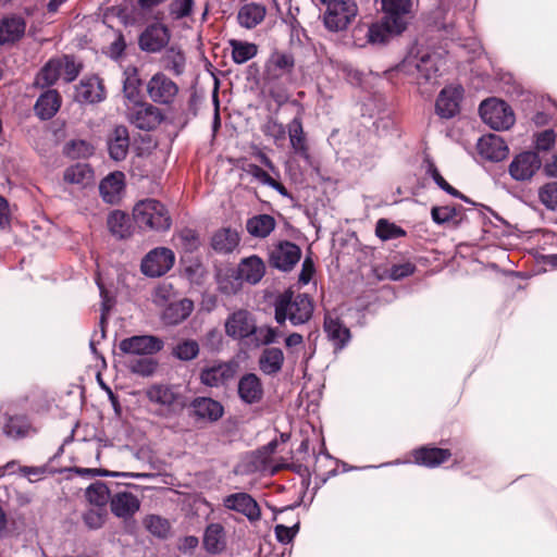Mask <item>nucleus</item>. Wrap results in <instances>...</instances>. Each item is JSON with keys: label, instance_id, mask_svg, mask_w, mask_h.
Masks as SVG:
<instances>
[{"label": "nucleus", "instance_id": "1", "mask_svg": "<svg viewBox=\"0 0 557 557\" xmlns=\"http://www.w3.org/2000/svg\"><path fill=\"white\" fill-rule=\"evenodd\" d=\"M442 63L443 59L437 52H410L397 66V71L411 76L424 94L432 91L437 85Z\"/></svg>", "mask_w": 557, "mask_h": 557}, {"label": "nucleus", "instance_id": "2", "mask_svg": "<svg viewBox=\"0 0 557 557\" xmlns=\"http://www.w3.org/2000/svg\"><path fill=\"white\" fill-rule=\"evenodd\" d=\"M274 311V319L278 324L289 321L292 325L298 326L310 321L314 302L309 295L288 289L276 297Z\"/></svg>", "mask_w": 557, "mask_h": 557}, {"label": "nucleus", "instance_id": "3", "mask_svg": "<svg viewBox=\"0 0 557 557\" xmlns=\"http://www.w3.org/2000/svg\"><path fill=\"white\" fill-rule=\"evenodd\" d=\"M133 218L143 231L166 232L172 225L166 207L152 198L138 201L133 209Z\"/></svg>", "mask_w": 557, "mask_h": 557}, {"label": "nucleus", "instance_id": "4", "mask_svg": "<svg viewBox=\"0 0 557 557\" xmlns=\"http://www.w3.org/2000/svg\"><path fill=\"white\" fill-rule=\"evenodd\" d=\"M148 400L158 406L162 416H169L185 407V398L178 385L152 384L146 392Z\"/></svg>", "mask_w": 557, "mask_h": 557}, {"label": "nucleus", "instance_id": "5", "mask_svg": "<svg viewBox=\"0 0 557 557\" xmlns=\"http://www.w3.org/2000/svg\"><path fill=\"white\" fill-rule=\"evenodd\" d=\"M480 115L485 124L496 131L510 128L515 123L511 108L503 100L491 98L480 106Z\"/></svg>", "mask_w": 557, "mask_h": 557}, {"label": "nucleus", "instance_id": "6", "mask_svg": "<svg viewBox=\"0 0 557 557\" xmlns=\"http://www.w3.org/2000/svg\"><path fill=\"white\" fill-rule=\"evenodd\" d=\"M357 11V5L351 0L331 1L323 14L324 26L331 32L344 30L355 18Z\"/></svg>", "mask_w": 557, "mask_h": 557}, {"label": "nucleus", "instance_id": "7", "mask_svg": "<svg viewBox=\"0 0 557 557\" xmlns=\"http://www.w3.org/2000/svg\"><path fill=\"white\" fill-rule=\"evenodd\" d=\"M178 91L177 84L163 72L153 74L146 84L147 96L157 104L172 106L178 96Z\"/></svg>", "mask_w": 557, "mask_h": 557}, {"label": "nucleus", "instance_id": "8", "mask_svg": "<svg viewBox=\"0 0 557 557\" xmlns=\"http://www.w3.org/2000/svg\"><path fill=\"white\" fill-rule=\"evenodd\" d=\"M175 255L166 247L151 249L140 262V270L148 277H160L166 274L174 265Z\"/></svg>", "mask_w": 557, "mask_h": 557}, {"label": "nucleus", "instance_id": "9", "mask_svg": "<svg viewBox=\"0 0 557 557\" xmlns=\"http://www.w3.org/2000/svg\"><path fill=\"white\" fill-rule=\"evenodd\" d=\"M382 11L386 23L392 26L394 32L403 33L408 25V21L413 12L412 0H381Z\"/></svg>", "mask_w": 557, "mask_h": 557}, {"label": "nucleus", "instance_id": "10", "mask_svg": "<svg viewBox=\"0 0 557 557\" xmlns=\"http://www.w3.org/2000/svg\"><path fill=\"white\" fill-rule=\"evenodd\" d=\"M164 346L161 338L153 335H135L120 342L119 348L123 354L132 356H151Z\"/></svg>", "mask_w": 557, "mask_h": 557}, {"label": "nucleus", "instance_id": "11", "mask_svg": "<svg viewBox=\"0 0 557 557\" xmlns=\"http://www.w3.org/2000/svg\"><path fill=\"white\" fill-rule=\"evenodd\" d=\"M295 60L290 53L273 51L264 64L263 81L267 85L275 84L285 75L290 74Z\"/></svg>", "mask_w": 557, "mask_h": 557}, {"label": "nucleus", "instance_id": "12", "mask_svg": "<svg viewBox=\"0 0 557 557\" xmlns=\"http://www.w3.org/2000/svg\"><path fill=\"white\" fill-rule=\"evenodd\" d=\"M223 506L245 516L249 522L253 523L260 520L261 510L256 499L245 492L233 493L223 498Z\"/></svg>", "mask_w": 557, "mask_h": 557}, {"label": "nucleus", "instance_id": "13", "mask_svg": "<svg viewBox=\"0 0 557 557\" xmlns=\"http://www.w3.org/2000/svg\"><path fill=\"white\" fill-rule=\"evenodd\" d=\"M541 159L536 152L524 151L517 154L509 164L510 176L518 182L530 181L541 168Z\"/></svg>", "mask_w": 557, "mask_h": 557}, {"label": "nucleus", "instance_id": "14", "mask_svg": "<svg viewBox=\"0 0 557 557\" xmlns=\"http://www.w3.org/2000/svg\"><path fill=\"white\" fill-rule=\"evenodd\" d=\"M224 327L227 336L244 339L252 336L256 321L249 311L239 309L227 317Z\"/></svg>", "mask_w": 557, "mask_h": 557}, {"label": "nucleus", "instance_id": "15", "mask_svg": "<svg viewBox=\"0 0 557 557\" xmlns=\"http://www.w3.org/2000/svg\"><path fill=\"white\" fill-rule=\"evenodd\" d=\"M128 121L137 128L150 131L160 124L162 116L160 110L146 102H136L128 110Z\"/></svg>", "mask_w": 557, "mask_h": 557}, {"label": "nucleus", "instance_id": "16", "mask_svg": "<svg viewBox=\"0 0 557 557\" xmlns=\"http://www.w3.org/2000/svg\"><path fill=\"white\" fill-rule=\"evenodd\" d=\"M300 257L301 250L297 245L290 242H282L272 249L270 263L278 270L289 271L296 265Z\"/></svg>", "mask_w": 557, "mask_h": 557}, {"label": "nucleus", "instance_id": "17", "mask_svg": "<svg viewBox=\"0 0 557 557\" xmlns=\"http://www.w3.org/2000/svg\"><path fill=\"white\" fill-rule=\"evenodd\" d=\"M235 375V366L232 362H215L205 367L200 372V381L209 387L225 385Z\"/></svg>", "mask_w": 557, "mask_h": 557}, {"label": "nucleus", "instance_id": "18", "mask_svg": "<svg viewBox=\"0 0 557 557\" xmlns=\"http://www.w3.org/2000/svg\"><path fill=\"white\" fill-rule=\"evenodd\" d=\"M170 40L166 26L156 23L149 25L139 36V47L146 52H159Z\"/></svg>", "mask_w": 557, "mask_h": 557}, {"label": "nucleus", "instance_id": "19", "mask_svg": "<svg viewBox=\"0 0 557 557\" xmlns=\"http://www.w3.org/2000/svg\"><path fill=\"white\" fill-rule=\"evenodd\" d=\"M462 96L460 86H448L442 89L435 103L436 113L443 119H450L459 111Z\"/></svg>", "mask_w": 557, "mask_h": 557}, {"label": "nucleus", "instance_id": "20", "mask_svg": "<svg viewBox=\"0 0 557 557\" xmlns=\"http://www.w3.org/2000/svg\"><path fill=\"white\" fill-rule=\"evenodd\" d=\"M110 507L114 516L128 520L139 510L140 500L131 492H119L110 498Z\"/></svg>", "mask_w": 557, "mask_h": 557}, {"label": "nucleus", "instance_id": "21", "mask_svg": "<svg viewBox=\"0 0 557 557\" xmlns=\"http://www.w3.org/2000/svg\"><path fill=\"white\" fill-rule=\"evenodd\" d=\"M478 151L483 158L497 162L507 157L508 147L500 136L488 134L479 139Z\"/></svg>", "mask_w": 557, "mask_h": 557}, {"label": "nucleus", "instance_id": "22", "mask_svg": "<svg viewBox=\"0 0 557 557\" xmlns=\"http://www.w3.org/2000/svg\"><path fill=\"white\" fill-rule=\"evenodd\" d=\"M431 218L437 225L457 228L466 220V213L461 206H434L431 209Z\"/></svg>", "mask_w": 557, "mask_h": 557}, {"label": "nucleus", "instance_id": "23", "mask_svg": "<svg viewBox=\"0 0 557 557\" xmlns=\"http://www.w3.org/2000/svg\"><path fill=\"white\" fill-rule=\"evenodd\" d=\"M400 33L394 32L392 26L386 23L383 17L381 22L373 23L371 25H360L354 29V36L358 37L363 35L367 37V42L376 45L384 44L388 40L392 35H399Z\"/></svg>", "mask_w": 557, "mask_h": 557}, {"label": "nucleus", "instance_id": "24", "mask_svg": "<svg viewBox=\"0 0 557 557\" xmlns=\"http://www.w3.org/2000/svg\"><path fill=\"white\" fill-rule=\"evenodd\" d=\"M194 310V302L188 298L174 299L162 311L161 319L168 325H177L186 320Z\"/></svg>", "mask_w": 557, "mask_h": 557}, {"label": "nucleus", "instance_id": "25", "mask_svg": "<svg viewBox=\"0 0 557 557\" xmlns=\"http://www.w3.org/2000/svg\"><path fill=\"white\" fill-rule=\"evenodd\" d=\"M129 148V135L125 126H115L108 136V150L115 161L124 160Z\"/></svg>", "mask_w": 557, "mask_h": 557}, {"label": "nucleus", "instance_id": "26", "mask_svg": "<svg viewBox=\"0 0 557 557\" xmlns=\"http://www.w3.org/2000/svg\"><path fill=\"white\" fill-rule=\"evenodd\" d=\"M76 99L81 102L96 103L104 99V87L97 76L81 81L76 88Z\"/></svg>", "mask_w": 557, "mask_h": 557}, {"label": "nucleus", "instance_id": "27", "mask_svg": "<svg viewBox=\"0 0 557 557\" xmlns=\"http://www.w3.org/2000/svg\"><path fill=\"white\" fill-rule=\"evenodd\" d=\"M238 395L246 404L260 401L263 395L260 379L253 373L245 374L238 382Z\"/></svg>", "mask_w": 557, "mask_h": 557}, {"label": "nucleus", "instance_id": "28", "mask_svg": "<svg viewBox=\"0 0 557 557\" xmlns=\"http://www.w3.org/2000/svg\"><path fill=\"white\" fill-rule=\"evenodd\" d=\"M26 23L22 16L10 15L0 20V44L14 42L25 33Z\"/></svg>", "mask_w": 557, "mask_h": 557}, {"label": "nucleus", "instance_id": "29", "mask_svg": "<svg viewBox=\"0 0 557 557\" xmlns=\"http://www.w3.org/2000/svg\"><path fill=\"white\" fill-rule=\"evenodd\" d=\"M451 456L449 449L438 447H421L413 451V459L417 465L434 468L447 461Z\"/></svg>", "mask_w": 557, "mask_h": 557}, {"label": "nucleus", "instance_id": "30", "mask_svg": "<svg viewBox=\"0 0 557 557\" xmlns=\"http://www.w3.org/2000/svg\"><path fill=\"white\" fill-rule=\"evenodd\" d=\"M124 187V175L121 172H114L104 177L99 190L102 199L108 203H115L121 198Z\"/></svg>", "mask_w": 557, "mask_h": 557}, {"label": "nucleus", "instance_id": "31", "mask_svg": "<svg viewBox=\"0 0 557 557\" xmlns=\"http://www.w3.org/2000/svg\"><path fill=\"white\" fill-rule=\"evenodd\" d=\"M265 14L264 5L255 2L246 3L238 10L237 22L242 27L252 29L264 20Z\"/></svg>", "mask_w": 557, "mask_h": 557}, {"label": "nucleus", "instance_id": "32", "mask_svg": "<svg viewBox=\"0 0 557 557\" xmlns=\"http://www.w3.org/2000/svg\"><path fill=\"white\" fill-rule=\"evenodd\" d=\"M264 273L265 265L257 256L245 258L238 265V277L249 284H257Z\"/></svg>", "mask_w": 557, "mask_h": 557}, {"label": "nucleus", "instance_id": "33", "mask_svg": "<svg viewBox=\"0 0 557 557\" xmlns=\"http://www.w3.org/2000/svg\"><path fill=\"white\" fill-rule=\"evenodd\" d=\"M324 331L337 349H342L350 339L349 330L341 323L337 317L331 313L325 314Z\"/></svg>", "mask_w": 557, "mask_h": 557}, {"label": "nucleus", "instance_id": "34", "mask_svg": "<svg viewBox=\"0 0 557 557\" xmlns=\"http://www.w3.org/2000/svg\"><path fill=\"white\" fill-rule=\"evenodd\" d=\"M160 63L164 71L180 76L185 72L186 69V57L181 48L171 46L166 48L161 55Z\"/></svg>", "mask_w": 557, "mask_h": 557}, {"label": "nucleus", "instance_id": "35", "mask_svg": "<svg viewBox=\"0 0 557 557\" xmlns=\"http://www.w3.org/2000/svg\"><path fill=\"white\" fill-rule=\"evenodd\" d=\"M191 407L199 419L209 421H218L224 412L223 406L218 400L209 397L195 398Z\"/></svg>", "mask_w": 557, "mask_h": 557}, {"label": "nucleus", "instance_id": "36", "mask_svg": "<svg viewBox=\"0 0 557 557\" xmlns=\"http://www.w3.org/2000/svg\"><path fill=\"white\" fill-rule=\"evenodd\" d=\"M61 98L57 90L50 89L44 92L36 101L35 111L41 120H49L58 112Z\"/></svg>", "mask_w": 557, "mask_h": 557}, {"label": "nucleus", "instance_id": "37", "mask_svg": "<svg viewBox=\"0 0 557 557\" xmlns=\"http://www.w3.org/2000/svg\"><path fill=\"white\" fill-rule=\"evenodd\" d=\"M276 221L270 214H257L247 220V232L256 238L268 237L275 228Z\"/></svg>", "mask_w": 557, "mask_h": 557}, {"label": "nucleus", "instance_id": "38", "mask_svg": "<svg viewBox=\"0 0 557 557\" xmlns=\"http://www.w3.org/2000/svg\"><path fill=\"white\" fill-rule=\"evenodd\" d=\"M238 244L239 235L237 231L232 228L219 230L211 238V246L219 253H230L235 250Z\"/></svg>", "mask_w": 557, "mask_h": 557}, {"label": "nucleus", "instance_id": "39", "mask_svg": "<svg viewBox=\"0 0 557 557\" xmlns=\"http://www.w3.org/2000/svg\"><path fill=\"white\" fill-rule=\"evenodd\" d=\"M284 363L283 350L276 347L265 348L259 357V368L268 375L276 374Z\"/></svg>", "mask_w": 557, "mask_h": 557}, {"label": "nucleus", "instance_id": "40", "mask_svg": "<svg viewBox=\"0 0 557 557\" xmlns=\"http://www.w3.org/2000/svg\"><path fill=\"white\" fill-rule=\"evenodd\" d=\"M63 178L69 184H74V185L85 187L92 182L94 172L88 164L77 163V164L69 166L64 171Z\"/></svg>", "mask_w": 557, "mask_h": 557}, {"label": "nucleus", "instance_id": "41", "mask_svg": "<svg viewBox=\"0 0 557 557\" xmlns=\"http://www.w3.org/2000/svg\"><path fill=\"white\" fill-rule=\"evenodd\" d=\"M288 134L289 141L295 153L305 159H308V148L306 145L302 124L299 119L296 117L288 124Z\"/></svg>", "mask_w": 557, "mask_h": 557}, {"label": "nucleus", "instance_id": "42", "mask_svg": "<svg viewBox=\"0 0 557 557\" xmlns=\"http://www.w3.org/2000/svg\"><path fill=\"white\" fill-rule=\"evenodd\" d=\"M203 545L210 553L218 554L225 546L223 528L218 524H210L205 532Z\"/></svg>", "mask_w": 557, "mask_h": 557}, {"label": "nucleus", "instance_id": "43", "mask_svg": "<svg viewBox=\"0 0 557 557\" xmlns=\"http://www.w3.org/2000/svg\"><path fill=\"white\" fill-rule=\"evenodd\" d=\"M232 47V59L236 64H243L257 55L258 47L252 42L230 40Z\"/></svg>", "mask_w": 557, "mask_h": 557}, {"label": "nucleus", "instance_id": "44", "mask_svg": "<svg viewBox=\"0 0 557 557\" xmlns=\"http://www.w3.org/2000/svg\"><path fill=\"white\" fill-rule=\"evenodd\" d=\"M108 227L112 235L117 238H126L131 235L128 216L122 211H113L108 216Z\"/></svg>", "mask_w": 557, "mask_h": 557}, {"label": "nucleus", "instance_id": "45", "mask_svg": "<svg viewBox=\"0 0 557 557\" xmlns=\"http://www.w3.org/2000/svg\"><path fill=\"white\" fill-rule=\"evenodd\" d=\"M61 77V63L57 59H51L41 69L36 76V85L39 87H46L53 85Z\"/></svg>", "mask_w": 557, "mask_h": 557}, {"label": "nucleus", "instance_id": "46", "mask_svg": "<svg viewBox=\"0 0 557 557\" xmlns=\"http://www.w3.org/2000/svg\"><path fill=\"white\" fill-rule=\"evenodd\" d=\"M177 293L174 289L171 283L162 282L157 285V287L152 290L151 299L152 302L160 307L165 308L169 304H171L174 299H176Z\"/></svg>", "mask_w": 557, "mask_h": 557}, {"label": "nucleus", "instance_id": "47", "mask_svg": "<svg viewBox=\"0 0 557 557\" xmlns=\"http://www.w3.org/2000/svg\"><path fill=\"white\" fill-rule=\"evenodd\" d=\"M86 498L91 505L104 508L110 499V491L106 483L96 482L86 490Z\"/></svg>", "mask_w": 557, "mask_h": 557}, {"label": "nucleus", "instance_id": "48", "mask_svg": "<svg viewBox=\"0 0 557 557\" xmlns=\"http://www.w3.org/2000/svg\"><path fill=\"white\" fill-rule=\"evenodd\" d=\"M175 245L185 252H193L200 246L198 234L191 228H183L175 234Z\"/></svg>", "mask_w": 557, "mask_h": 557}, {"label": "nucleus", "instance_id": "49", "mask_svg": "<svg viewBox=\"0 0 557 557\" xmlns=\"http://www.w3.org/2000/svg\"><path fill=\"white\" fill-rule=\"evenodd\" d=\"M4 432L13 438L25 437L30 433V425L25 417H11L4 425Z\"/></svg>", "mask_w": 557, "mask_h": 557}, {"label": "nucleus", "instance_id": "50", "mask_svg": "<svg viewBox=\"0 0 557 557\" xmlns=\"http://www.w3.org/2000/svg\"><path fill=\"white\" fill-rule=\"evenodd\" d=\"M172 354L182 361H189L198 356L199 345L194 339H185L173 347Z\"/></svg>", "mask_w": 557, "mask_h": 557}, {"label": "nucleus", "instance_id": "51", "mask_svg": "<svg viewBox=\"0 0 557 557\" xmlns=\"http://www.w3.org/2000/svg\"><path fill=\"white\" fill-rule=\"evenodd\" d=\"M280 332L276 327L269 325L257 326L252 333V342L257 345H270L276 343L280 337Z\"/></svg>", "mask_w": 557, "mask_h": 557}, {"label": "nucleus", "instance_id": "52", "mask_svg": "<svg viewBox=\"0 0 557 557\" xmlns=\"http://www.w3.org/2000/svg\"><path fill=\"white\" fill-rule=\"evenodd\" d=\"M375 233L383 240L398 238L406 234L401 227L388 222L385 219H380L377 221Z\"/></svg>", "mask_w": 557, "mask_h": 557}, {"label": "nucleus", "instance_id": "53", "mask_svg": "<svg viewBox=\"0 0 557 557\" xmlns=\"http://www.w3.org/2000/svg\"><path fill=\"white\" fill-rule=\"evenodd\" d=\"M158 363L156 360L149 357H143L138 359L131 360L128 363L129 370L141 376H150L154 373Z\"/></svg>", "mask_w": 557, "mask_h": 557}, {"label": "nucleus", "instance_id": "54", "mask_svg": "<svg viewBox=\"0 0 557 557\" xmlns=\"http://www.w3.org/2000/svg\"><path fill=\"white\" fill-rule=\"evenodd\" d=\"M92 151V146L82 139L72 140L65 146V153L72 159L88 158Z\"/></svg>", "mask_w": 557, "mask_h": 557}, {"label": "nucleus", "instance_id": "55", "mask_svg": "<svg viewBox=\"0 0 557 557\" xmlns=\"http://www.w3.org/2000/svg\"><path fill=\"white\" fill-rule=\"evenodd\" d=\"M426 173L433 178L435 184L441 189H443L444 191H446L450 196H454V197H457V198H461V199H466V197L463 195H461L456 188H454L451 185H449L445 181V178L441 175L440 171L437 170V168L435 166V164L433 162L428 161Z\"/></svg>", "mask_w": 557, "mask_h": 557}, {"label": "nucleus", "instance_id": "56", "mask_svg": "<svg viewBox=\"0 0 557 557\" xmlns=\"http://www.w3.org/2000/svg\"><path fill=\"white\" fill-rule=\"evenodd\" d=\"M144 523L148 531L158 537H165L170 531L169 521L160 516H149Z\"/></svg>", "mask_w": 557, "mask_h": 557}, {"label": "nucleus", "instance_id": "57", "mask_svg": "<svg viewBox=\"0 0 557 557\" xmlns=\"http://www.w3.org/2000/svg\"><path fill=\"white\" fill-rule=\"evenodd\" d=\"M194 0H172L169 5L170 15L174 20H182L193 13Z\"/></svg>", "mask_w": 557, "mask_h": 557}, {"label": "nucleus", "instance_id": "58", "mask_svg": "<svg viewBox=\"0 0 557 557\" xmlns=\"http://www.w3.org/2000/svg\"><path fill=\"white\" fill-rule=\"evenodd\" d=\"M106 517H107V511L104 508L95 507V508L88 509L84 513L83 520L89 529L97 530L103 525V523L106 521Z\"/></svg>", "mask_w": 557, "mask_h": 557}, {"label": "nucleus", "instance_id": "59", "mask_svg": "<svg viewBox=\"0 0 557 557\" xmlns=\"http://www.w3.org/2000/svg\"><path fill=\"white\" fill-rule=\"evenodd\" d=\"M541 202L549 210L557 209V183H548L539 191Z\"/></svg>", "mask_w": 557, "mask_h": 557}, {"label": "nucleus", "instance_id": "60", "mask_svg": "<svg viewBox=\"0 0 557 557\" xmlns=\"http://www.w3.org/2000/svg\"><path fill=\"white\" fill-rule=\"evenodd\" d=\"M59 62L61 63V77L65 82L70 83L73 82L78 73H79V65L75 63L74 59L69 55H64L62 58H58Z\"/></svg>", "mask_w": 557, "mask_h": 557}, {"label": "nucleus", "instance_id": "61", "mask_svg": "<svg viewBox=\"0 0 557 557\" xmlns=\"http://www.w3.org/2000/svg\"><path fill=\"white\" fill-rule=\"evenodd\" d=\"M124 92L128 99H133L138 91L140 79L136 67H127L124 72Z\"/></svg>", "mask_w": 557, "mask_h": 557}, {"label": "nucleus", "instance_id": "62", "mask_svg": "<svg viewBox=\"0 0 557 557\" xmlns=\"http://www.w3.org/2000/svg\"><path fill=\"white\" fill-rule=\"evenodd\" d=\"M76 472L81 475H88V476H111V478H146L148 474L143 473H119V472H112L108 470H101V469H90V468H77Z\"/></svg>", "mask_w": 557, "mask_h": 557}, {"label": "nucleus", "instance_id": "63", "mask_svg": "<svg viewBox=\"0 0 557 557\" xmlns=\"http://www.w3.org/2000/svg\"><path fill=\"white\" fill-rule=\"evenodd\" d=\"M299 531V523L293 527H286L284 524H277L274 528L276 540L282 544L290 543Z\"/></svg>", "mask_w": 557, "mask_h": 557}, {"label": "nucleus", "instance_id": "64", "mask_svg": "<svg viewBox=\"0 0 557 557\" xmlns=\"http://www.w3.org/2000/svg\"><path fill=\"white\" fill-rule=\"evenodd\" d=\"M556 141V134L552 129H545L536 134L535 148L539 151H548L553 148Z\"/></svg>", "mask_w": 557, "mask_h": 557}]
</instances>
